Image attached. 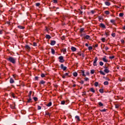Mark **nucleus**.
Returning a JSON list of instances; mask_svg holds the SVG:
<instances>
[{
    "instance_id": "1",
    "label": "nucleus",
    "mask_w": 125,
    "mask_h": 125,
    "mask_svg": "<svg viewBox=\"0 0 125 125\" xmlns=\"http://www.w3.org/2000/svg\"><path fill=\"white\" fill-rule=\"evenodd\" d=\"M7 61H9V62H11V63H12L13 64H15L16 63V59L12 57H9L7 59Z\"/></svg>"
},
{
    "instance_id": "2",
    "label": "nucleus",
    "mask_w": 125,
    "mask_h": 125,
    "mask_svg": "<svg viewBox=\"0 0 125 125\" xmlns=\"http://www.w3.org/2000/svg\"><path fill=\"white\" fill-rule=\"evenodd\" d=\"M59 59L60 60V62L61 63H63V62H65V60H64V57L63 56H60L59 57Z\"/></svg>"
},
{
    "instance_id": "3",
    "label": "nucleus",
    "mask_w": 125,
    "mask_h": 125,
    "mask_svg": "<svg viewBox=\"0 0 125 125\" xmlns=\"http://www.w3.org/2000/svg\"><path fill=\"white\" fill-rule=\"evenodd\" d=\"M97 60H98V58H97V57H96L93 62L94 66H97V64L96 63L97 62Z\"/></svg>"
},
{
    "instance_id": "4",
    "label": "nucleus",
    "mask_w": 125,
    "mask_h": 125,
    "mask_svg": "<svg viewBox=\"0 0 125 125\" xmlns=\"http://www.w3.org/2000/svg\"><path fill=\"white\" fill-rule=\"evenodd\" d=\"M61 68L62 69L63 71H66L67 69V67L64 66V65L63 64H62L61 65Z\"/></svg>"
},
{
    "instance_id": "5",
    "label": "nucleus",
    "mask_w": 125,
    "mask_h": 125,
    "mask_svg": "<svg viewBox=\"0 0 125 125\" xmlns=\"http://www.w3.org/2000/svg\"><path fill=\"white\" fill-rule=\"evenodd\" d=\"M104 68V73L108 74V73H109V72H110V71H109V69H108V67H105Z\"/></svg>"
},
{
    "instance_id": "6",
    "label": "nucleus",
    "mask_w": 125,
    "mask_h": 125,
    "mask_svg": "<svg viewBox=\"0 0 125 125\" xmlns=\"http://www.w3.org/2000/svg\"><path fill=\"white\" fill-rule=\"evenodd\" d=\"M100 27H101V28H103L104 29H106V26L103 23H100Z\"/></svg>"
},
{
    "instance_id": "7",
    "label": "nucleus",
    "mask_w": 125,
    "mask_h": 125,
    "mask_svg": "<svg viewBox=\"0 0 125 125\" xmlns=\"http://www.w3.org/2000/svg\"><path fill=\"white\" fill-rule=\"evenodd\" d=\"M56 43V42L55 41H51L50 44L51 45H54Z\"/></svg>"
},
{
    "instance_id": "8",
    "label": "nucleus",
    "mask_w": 125,
    "mask_h": 125,
    "mask_svg": "<svg viewBox=\"0 0 125 125\" xmlns=\"http://www.w3.org/2000/svg\"><path fill=\"white\" fill-rule=\"evenodd\" d=\"M102 60L104 62H108V60L106 59V56H104V58H103Z\"/></svg>"
},
{
    "instance_id": "9",
    "label": "nucleus",
    "mask_w": 125,
    "mask_h": 125,
    "mask_svg": "<svg viewBox=\"0 0 125 125\" xmlns=\"http://www.w3.org/2000/svg\"><path fill=\"white\" fill-rule=\"evenodd\" d=\"M46 39H47L48 40H50V39H51V37H50V35H46Z\"/></svg>"
},
{
    "instance_id": "10",
    "label": "nucleus",
    "mask_w": 125,
    "mask_h": 125,
    "mask_svg": "<svg viewBox=\"0 0 125 125\" xmlns=\"http://www.w3.org/2000/svg\"><path fill=\"white\" fill-rule=\"evenodd\" d=\"M25 47L26 49H27V50H30V49H31V48L28 45H25Z\"/></svg>"
},
{
    "instance_id": "11",
    "label": "nucleus",
    "mask_w": 125,
    "mask_h": 125,
    "mask_svg": "<svg viewBox=\"0 0 125 125\" xmlns=\"http://www.w3.org/2000/svg\"><path fill=\"white\" fill-rule=\"evenodd\" d=\"M71 50L73 52L76 51L77 50V48L75 47H71Z\"/></svg>"
},
{
    "instance_id": "12",
    "label": "nucleus",
    "mask_w": 125,
    "mask_h": 125,
    "mask_svg": "<svg viewBox=\"0 0 125 125\" xmlns=\"http://www.w3.org/2000/svg\"><path fill=\"white\" fill-rule=\"evenodd\" d=\"M115 21V20H110L111 23H112L113 25H115V24H116Z\"/></svg>"
},
{
    "instance_id": "13",
    "label": "nucleus",
    "mask_w": 125,
    "mask_h": 125,
    "mask_svg": "<svg viewBox=\"0 0 125 125\" xmlns=\"http://www.w3.org/2000/svg\"><path fill=\"white\" fill-rule=\"evenodd\" d=\"M51 105H52V103H51V102H50L48 103V104L46 105V106H47V107H50V106H51Z\"/></svg>"
},
{
    "instance_id": "14",
    "label": "nucleus",
    "mask_w": 125,
    "mask_h": 125,
    "mask_svg": "<svg viewBox=\"0 0 125 125\" xmlns=\"http://www.w3.org/2000/svg\"><path fill=\"white\" fill-rule=\"evenodd\" d=\"M10 83H14V80L12 78H10Z\"/></svg>"
},
{
    "instance_id": "15",
    "label": "nucleus",
    "mask_w": 125,
    "mask_h": 125,
    "mask_svg": "<svg viewBox=\"0 0 125 125\" xmlns=\"http://www.w3.org/2000/svg\"><path fill=\"white\" fill-rule=\"evenodd\" d=\"M105 5H110L111 4V3H110V2L109 1H105Z\"/></svg>"
},
{
    "instance_id": "16",
    "label": "nucleus",
    "mask_w": 125,
    "mask_h": 125,
    "mask_svg": "<svg viewBox=\"0 0 125 125\" xmlns=\"http://www.w3.org/2000/svg\"><path fill=\"white\" fill-rule=\"evenodd\" d=\"M75 118L78 121V122H80V121H81V120L80 119V117H79V116H76L75 117Z\"/></svg>"
},
{
    "instance_id": "17",
    "label": "nucleus",
    "mask_w": 125,
    "mask_h": 125,
    "mask_svg": "<svg viewBox=\"0 0 125 125\" xmlns=\"http://www.w3.org/2000/svg\"><path fill=\"white\" fill-rule=\"evenodd\" d=\"M18 28H19V29H25V27H24V26H22L21 25L18 26Z\"/></svg>"
},
{
    "instance_id": "18",
    "label": "nucleus",
    "mask_w": 125,
    "mask_h": 125,
    "mask_svg": "<svg viewBox=\"0 0 125 125\" xmlns=\"http://www.w3.org/2000/svg\"><path fill=\"white\" fill-rule=\"evenodd\" d=\"M44 83H45V82L43 81V80L41 81L40 83V84H44Z\"/></svg>"
},
{
    "instance_id": "19",
    "label": "nucleus",
    "mask_w": 125,
    "mask_h": 125,
    "mask_svg": "<svg viewBox=\"0 0 125 125\" xmlns=\"http://www.w3.org/2000/svg\"><path fill=\"white\" fill-rule=\"evenodd\" d=\"M90 91H91L92 92H93V93H94V92H95V90H94V89H93V88H91L90 89Z\"/></svg>"
},
{
    "instance_id": "20",
    "label": "nucleus",
    "mask_w": 125,
    "mask_h": 125,
    "mask_svg": "<svg viewBox=\"0 0 125 125\" xmlns=\"http://www.w3.org/2000/svg\"><path fill=\"white\" fill-rule=\"evenodd\" d=\"M100 73L101 75H103V76H105V73L102 71H100Z\"/></svg>"
},
{
    "instance_id": "21",
    "label": "nucleus",
    "mask_w": 125,
    "mask_h": 125,
    "mask_svg": "<svg viewBox=\"0 0 125 125\" xmlns=\"http://www.w3.org/2000/svg\"><path fill=\"white\" fill-rule=\"evenodd\" d=\"M104 85H108L109 84V82H108L107 81H105L104 82Z\"/></svg>"
},
{
    "instance_id": "22",
    "label": "nucleus",
    "mask_w": 125,
    "mask_h": 125,
    "mask_svg": "<svg viewBox=\"0 0 125 125\" xmlns=\"http://www.w3.org/2000/svg\"><path fill=\"white\" fill-rule=\"evenodd\" d=\"M31 95H32V91H30L29 93V94H28V97L29 98H31Z\"/></svg>"
},
{
    "instance_id": "23",
    "label": "nucleus",
    "mask_w": 125,
    "mask_h": 125,
    "mask_svg": "<svg viewBox=\"0 0 125 125\" xmlns=\"http://www.w3.org/2000/svg\"><path fill=\"white\" fill-rule=\"evenodd\" d=\"M105 14H106V15H108V14H110V12H109V11H105L104 12Z\"/></svg>"
},
{
    "instance_id": "24",
    "label": "nucleus",
    "mask_w": 125,
    "mask_h": 125,
    "mask_svg": "<svg viewBox=\"0 0 125 125\" xmlns=\"http://www.w3.org/2000/svg\"><path fill=\"white\" fill-rule=\"evenodd\" d=\"M84 38L86 39V40H88V39H89V38H90V36H89V35H86L85 36Z\"/></svg>"
},
{
    "instance_id": "25",
    "label": "nucleus",
    "mask_w": 125,
    "mask_h": 125,
    "mask_svg": "<svg viewBox=\"0 0 125 125\" xmlns=\"http://www.w3.org/2000/svg\"><path fill=\"white\" fill-rule=\"evenodd\" d=\"M51 50V53H52V54H54L55 53V51L54 50V49H53V48H52Z\"/></svg>"
},
{
    "instance_id": "26",
    "label": "nucleus",
    "mask_w": 125,
    "mask_h": 125,
    "mask_svg": "<svg viewBox=\"0 0 125 125\" xmlns=\"http://www.w3.org/2000/svg\"><path fill=\"white\" fill-rule=\"evenodd\" d=\"M62 52H63L64 54H65V53H66V48H63V49H62Z\"/></svg>"
},
{
    "instance_id": "27",
    "label": "nucleus",
    "mask_w": 125,
    "mask_h": 125,
    "mask_svg": "<svg viewBox=\"0 0 125 125\" xmlns=\"http://www.w3.org/2000/svg\"><path fill=\"white\" fill-rule=\"evenodd\" d=\"M81 72H82V73L83 74L82 76H83V77H85L86 75H85V74H84V71L82 70Z\"/></svg>"
},
{
    "instance_id": "28",
    "label": "nucleus",
    "mask_w": 125,
    "mask_h": 125,
    "mask_svg": "<svg viewBox=\"0 0 125 125\" xmlns=\"http://www.w3.org/2000/svg\"><path fill=\"white\" fill-rule=\"evenodd\" d=\"M45 115L50 116V113H49V112H48L47 111H46Z\"/></svg>"
},
{
    "instance_id": "29",
    "label": "nucleus",
    "mask_w": 125,
    "mask_h": 125,
    "mask_svg": "<svg viewBox=\"0 0 125 125\" xmlns=\"http://www.w3.org/2000/svg\"><path fill=\"white\" fill-rule=\"evenodd\" d=\"M73 76L74 77H77V76H78V73L77 72L73 73Z\"/></svg>"
},
{
    "instance_id": "30",
    "label": "nucleus",
    "mask_w": 125,
    "mask_h": 125,
    "mask_svg": "<svg viewBox=\"0 0 125 125\" xmlns=\"http://www.w3.org/2000/svg\"><path fill=\"white\" fill-rule=\"evenodd\" d=\"M99 64L100 66H103V65H104V63H103L102 62H100Z\"/></svg>"
},
{
    "instance_id": "31",
    "label": "nucleus",
    "mask_w": 125,
    "mask_h": 125,
    "mask_svg": "<svg viewBox=\"0 0 125 125\" xmlns=\"http://www.w3.org/2000/svg\"><path fill=\"white\" fill-rule=\"evenodd\" d=\"M105 35L106 36H109L110 34H109V31H105Z\"/></svg>"
},
{
    "instance_id": "32",
    "label": "nucleus",
    "mask_w": 125,
    "mask_h": 125,
    "mask_svg": "<svg viewBox=\"0 0 125 125\" xmlns=\"http://www.w3.org/2000/svg\"><path fill=\"white\" fill-rule=\"evenodd\" d=\"M98 104H99V106H101V107H102V106H103V104H102V103H101V102H99L98 103Z\"/></svg>"
},
{
    "instance_id": "33",
    "label": "nucleus",
    "mask_w": 125,
    "mask_h": 125,
    "mask_svg": "<svg viewBox=\"0 0 125 125\" xmlns=\"http://www.w3.org/2000/svg\"><path fill=\"white\" fill-rule=\"evenodd\" d=\"M99 91L101 92V93H103V92H104L103 89H100Z\"/></svg>"
},
{
    "instance_id": "34",
    "label": "nucleus",
    "mask_w": 125,
    "mask_h": 125,
    "mask_svg": "<svg viewBox=\"0 0 125 125\" xmlns=\"http://www.w3.org/2000/svg\"><path fill=\"white\" fill-rule=\"evenodd\" d=\"M119 16H120V17H123V16H124V13H120L119 14Z\"/></svg>"
},
{
    "instance_id": "35",
    "label": "nucleus",
    "mask_w": 125,
    "mask_h": 125,
    "mask_svg": "<svg viewBox=\"0 0 125 125\" xmlns=\"http://www.w3.org/2000/svg\"><path fill=\"white\" fill-rule=\"evenodd\" d=\"M31 100H32L31 98H29V99L27 100V103H30V102H31Z\"/></svg>"
},
{
    "instance_id": "36",
    "label": "nucleus",
    "mask_w": 125,
    "mask_h": 125,
    "mask_svg": "<svg viewBox=\"0 0 125 125\" xmlns=\"http://www.w3.org/2000/svg\"><path fill=\"white\" fill-rule=\"evenodd\" d=\"M93 47L92 46H89L88 47V50H92Z\"/></svg>"
},
{
    "instance_id": "37",
    "label": "nucleus",
    "mask_w": 125,
    "mask_h": 125,
    "mask_svg": "<svg viewBox=\"0 0 125 125\" xmlns=\"http://www.w3.org/2000/svg\"><path fill=\"white\" fill-rule=\"evenodd\" d=\"M11 95L12 97H13V98H15V94L14 93H12L11 94Z\"/></svg>"
},
{
    "instance_id": "38",
    "label": "nucleus",
    "mask_w": 125,
    "mask_h": 125,
    "mask_svg": "<svg viewBox=\"0 0 125 125\" xmlns=\"http://www.w3.org/2000/svg\"><path fill=\"white\" fill-rule=\"evenodd\" d=\"M61 104L62 105H64V104H65V101H62L61 102Z\"/></svg>"
},
{
    "instance_id": "39",
    "label": "nucleus",
    "mask_w": 125,
    "mask_h": 125,
    "mask_svg": "<svg viewBox=\"0 0 125 125\" xmlns=\"http://www.w3.org/2000/svg\"><path fill=\"white\" fill-rule=\"evenodd\" d=\"M64 76H68V77H71L70 75H69V73H66L64 74Z\"/></svg>"
},
{
    "instance_id": "40",
    "label": "nucleus",
    "mask_w": 125,
    "mask_h": 125,
    "mask_svg": "<svg viewBox=\"0 0 125 125\" xmlns=\"http://www.w3.org/2000/svg\"><path fill=\"white\" fill-rule=\"evenodd\" d=\"M33 99H34V101H38V98H37V97H34Z\"/></svg>"
},
{
    "instance_id": "41",
    "label": "nucleus",
    "mask_w": 125,
    "mask_h": 125,
    "mask_svg": "<svg viewBox=\"0 0 125 125\" xmlns=\"http://www.w3.org/2000/svg\"><path fill=\"white\" fill-rule=\"evenodd\" d=\"M109 58H110V59H114L115 58V56H110Z\"/></svg>"
},
{
    "instance_id": "42",
    "label": "nucleus",
    "mask_w": 125,
    "mask_h": 125,
    "mask_svg": "<svg viewBox=\"0 0 125 125\" xmlns=\"http://www.w3.org/2000/svg\"><path fill=\"white\" fill-rule=\"evenodd\" d=\"M94 84H95V86H98V82H95Z\"/></svg>"
},
{
    "instance_id": "43",
    "label": "nucleus",
    "mask_w": 125,
    "mask_h": 125,
    "mask_svg": "<svg viewBox=\"0 0 125 125\" xmlns=\"http://www.w3.org/2000/svg\"><path fill=\"white\" fill-rule=\"evenodd\" d=\"M36 6H40V5H41V3H36Z\"/></svg>"
},
{
    "instance_id": "44",
    "label": "nucleus",
    "mask_w": 125,
    "mask_h": 125,
    "mask_svg": "<svg viewBox=\"0 0 125 125\" xmlns=\"http://www.w3.org/2000/svg\"><path fill=\"white\" fill-rule=\"evenodd\" d=\"M41 77H42V78H44V77H45V75H44V74L43 73H42L41 74Z\"/></svg>"
},
{
    "instance_id": "45",
    "label": "nucleus",
    "mask_w": 125,
    "mask_h": 125,
    "mask_svg": "<svg viewBox=\"0 0 125 125\" xmlns=\"http://www.w3.org/2000/svg\"><path fill=\"white\" fill-rule=\"evenodd\" d=\"M101 112H106V109H104L102 110H100Z\"/></svg>"
},
{
    "instance_id": "46",
    "label": "nucleus",
    "mask_w": 125,
    "mask_h": 125,
    "mask_svg": "<svg viewBox=\"0 0 125 125\" xmlns=\"http://www.w3.org/2000/svg\"><path fill=\"white\" fill-rule=\"evenodd\" d=\"M42 109V107L40 105L38 106V110H41Z\"/></svg>"
},
{
    "instance_id": "47",
    "label": "nucleus",
    "mask_w": 125,
    "mask_h": 125,
    "mask_svg": "<svg viewBox=\"0 0 125 125\" xmlns=\"http://www.w3.org/2000/svg\"><path fill=\"white\" fill-rule=\"evenodd\" d=\"M54 3H57L58 1L57 0H53Z\"/></svg>"
},
{
    "instance_id": "48",
    "label": "nucleus",
    "mask_w": 125,
    "mask_h": 125,
    "mask_svg": "<svg viewBox=\"0 0 125 125\" xmlns=\"http://www.w3.org/2000/svg\"><path fill=\"white\" fill-rule=\"evenodd\" d=\"M111 36L113 37H116V34L115 33H112Z\"/></svg>"
},
{
    "instance_id": "49",
    "label": "nucleus",
    "mask_w": 125,
    "mask_h": 125,
    "mask_svg": "<svg viewBox=\"0 0 125 125\" xmlns=\"http://www.w3.org/2000/svg\"><path fill=\"white\" fill-rule=\"evenodd\" d=\"M84 30V29H83V28H81V29H80V32H81V33H82V32H83V30Z\"/></svg>"
},
{
    "instance_id": "50",
    "label": "nucleus",
    "mask_w": 125,
    "mask_h": 125,
    "mask_svg": "<svg viewBox=\"0 0 125 125\" xmlns=\"http://www.w3.org/2000/svg\"><path fill=\"white\" fill-rule=\"evenodd\" d=\"M91 74H94V70H91Z\"/></svg>"
},
{
    "instance_id": "51",
    "label": "nucleus",
    "mask_w": 125,
    "mask_h": 125,
    "mask_svg": "<svg viewBox=\"0 0 125 125\" xmlns=\"http://www.w3.org/2000/svg\"><path fill=\"white\" fill-rule=\"evenodd\" d=\"M95 11H94V10H91V13H92V14H94Z\"/></svg>"
},
{
    "instance_id": "52",
    "label": "nucleus",
    "mask_w": 125,
    "mask_h": 125,
    "mask_svg": "<svg viewBox=\"0 0 125 125\" xmlns=\"http://www.w3.org/2000/svg\"><path fill=\"white\" fill-rule=\"evenodd\" d=\"M88 80H89L88 78H84V80L86 81V82H87V81H88Z\"/></svg>"
},
{
    "instance_id": "53",
    "label": "nucleus",
    "mask_w": 125,
    "mask_h": 125,
    "mask_svg": "<svg viewBox=\"0 0 125 125\" xmlns=\"http://www.w3.org/2000/svg\"><path fill=\"white\" fill-rule=\"evenodd\" d=\"M115 108H116L117 109H118V108H119V104H116V105H115Z\"/></svg>"
},
{
    "instance_id": "54",
    "label": "nucleus",
    "mask_w": 125,
    "mask_h": 125,
    "mask_svg": "<svg viewBox=\"0 0 125 125\" xmlns=\"http://www.w3.org/2000/svg\"><path fill=\"white\" fill-rule=\"evenodd\" d=\"M33 45H34V46H37V43L33 42Z\"/></svg>"
},
{
    "instance_id": "55",
    "label": "nucleus",
    "mask_w": 125,
    "mask_h": 125,
    "mask_svg": "<svg viewBox=\"0 0 125 125\" xmlns=\"http://www.w3.org/2000/svg\"><path fill=\"white\" fill-rule=\"evenodd\" d=\"M102 42H105V38H102Z\"/></svg>"
},
{
    "instance_id": "56",
    "label": "nucleus",
    "mask_w": 125,
    "mask_h": 125,
    "mask_svg": "<svg viewBox=\"0 0 125 125\" xmlns=\"http://www.w3.org/2000/svg\"><path fill=\"white\" fill-rule=\"evenodd\" d=\"M105 48V50H108V49H109V47H108L107 46H106Z\"/></svg>"
},
{
    "instance_id": "57",
    "label": "nucleus",
    "mask_w": 125,
    "mask_h": 125,
    "mask_svg": "<svg viewBox=\"0 0 125 125\" xmlns=\"http://www.w3.org/2000/svg\"><path fill=\"white\" fill-rule=\"evenodd\" d=\"M62 79H65L66 78V76H65L64 75H63L62 76Z\"/></svg>"
},
{
    "instance_id": "58",
    "label": "nucleus",
    "mask_w": 125,
    "mask_h": 125,
    "mask_svg": "<svg viewBox=\"0 0 125 125\" xmlns=\"http://www.w3.org/2000/svg\"><path fill=\"white\" fill-rule=\"evenodd\" d=\"M80 83H81L82 84H83V81H81L80 82Z\"/></svg>"
},
{
    "instance_id": "59",
    "label": "nucleus",
    "mask_w": 125,
    "mask_h": 125,
    "mask_svg": "<svg viewBox=\"0 0 125 125\" xmlns=\"http://www.w3.org/2000/svg\"><path fill=\"white\" fill-rule=\"evenodd\" d=\"M2 34V30H0V35H1Z\"/></svg>"
},
{
    "instance_id": "60",
    "label": "nucleus",
    "mask_w": 125,
    "mask_h": 125,
    "mask_svg": "<svg viewBox=\"0 0 125 125\" xmlns=\"http://www.w3.org/2000/svg\"><path fill=\"white\" fill-rule=\"evenodd\" d=\"M38 79H39V77H35V80H38Z\"/></svg>"
},
{
    "instance_id": "61",
    "label": "nucleus",
    "mask_w": 125,
    "mask_h": 125,
    "mask_svg": "<svg viewBox=\"0 0 125 125\" xmlns=\"http://www.w3.org/2000/svg\"><path fill=\"white\" fill-rule=\"evenodd\" d=\"M99 19L100 20H102V18L100 17H99Z\"/></svg>"
},
{
    "instance_id": "62",
    "label": "nucleus",
    "mask_w": 125,
    "mask_h": 125,
    "mask_svg": "<svg viewBox=\"0 0 125 125\" xmlns=\"http://www.w3.org/2000/svg\"><path fill=\"white\" fill-rule=\"evenodd\" d=\"M85 46H88V43H85Z\"/></svg>"
},
{
    "instance_id": "63",
    "label": "nucleus",
    "mask_w": 125,
    "mask_h": 125,
    "mask_svg": "<svg viewBox=\"0 0 125 125\" xmlns=\"http://www.w3.org/2000/svg\"><path fill=\"white\" fill-rule=\"evenodd\" d=\"M86 75H89V72H86Z\"/></svg>"
},
{
    "instance_id": "64",
    "label": "nucleus",
    "mask_w": 125,
    "mask_h": 125,
    "mask_svg": "<svg viewBox=\"0 0 125 125\" xmlns=\"http://www.w3.org/2000/svg\"><path fill=\"white\" fill-rule=\"evenodd\" d=\"M123 30H125V25L123 27Z\"/></svg>"
}]
</instances>
